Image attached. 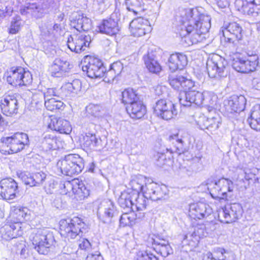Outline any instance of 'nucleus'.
<instances>
[{
	"instance_id": "nucleus-1",
	"label": "nucleus",
	"mask_w": 260,
	"mask_h": 260,
	"mask_svg": "<svg viewBox=\"0 0 260 260\" xmlns=\"http://www.w3.org/2000/svg\"><path fill=\"white\" fill-rule=\"evenodd\" d=\"M179 34L181 42L185 46L202 42L206 40L211 27V18L201 13L197 9L184 10Z\"/></svg>"
},
{
	"instance_id": "nucleus-2",
	"label": "nucleus",
	"mask_w": 260,
	"mask_h": 260,
	"mask_svg": "<svg viewBox=\"0 0 260 260\" xmlns=\"http://www.w3.org/2000/svg\"><path fill=\"white\" fill-rule=\"evenodd\" d=\"M29 238L35 249L41 254H47L55 242L52 233L47 229L35 230Z\"/></svg>"
},
{
	"instance_id": "nucleus-3",
	"label": "nucleus",
	"mask_w": 260,
	"mask_h": 260,
	"mask_svg": "<svg viewBox=\"0 0 260 260\" xmlns=\"http://www.w3.org/2000/svg\"><path fill=\"white\" fill-rule=\"evenodd\" d=\"M83 160L79 155L70 154L59 160L56 164L57 173L72 176L78 174L83 169Z\"/></svg>"
},
{
	"instance_id": "nucleus-4",
	"label": "nucleus",
	"mask_w": 260,
	"mask_h": 260,
	"mask_svg": "<svg viewBox=\"0 0 260 260\" xmlns=\"http://www.w3.org/2000/svg\"><path fill=\"white\" fill-rule=\"evenodd\" d=\"M8 74L7 81L13 86H26L30 84L32 81L30 72L20 67L11 68Z\"/></svg>"
},
{
	"instance_id": "nucleus-5",
	"label": "nucleus",
	"mask_w": 260,
	"mask_h": 260,
	"mask_svg": "<svg viewBox=\"0 0 260 260\" xmlns=\"http://www.w3.org/2000/svg\"><path fill=\"white\" fill-rule=\"evenodd\" d=\"M242 213L243 208L240 204H228L218 211V219L222 223H232L240 218Z\"/></svg>"
},
{
	"instance_id": "nucleus-6",
	"label": "nucleus",
	"mask_w": 260,
	"mask_h": 260,
	"mask_svg": "<svg viewBox=\"0 0 260 260\" xmlns=\"http://www.w3.org/2000/svg\"><path fill=\"white\" fill-rule=\"evenodd\" d=\"M82 64V71L86 72L88 77L98 78L104 76L105 68L99 59L87 56Z\"/></svg>"
},
{
	"instance_id": "nucleus-7",
	"label": "nucleus",
	"mask_w": 260,
	"mask_h": 260,
	"mask_svg": "<svg viewBox=\"0 0 260 260\" xmlns=\"http://www.w3.org/2000/svg\"><path fill=\"white\" fill-rule=\"evenodd\" d=\"M227 62L220 56L215 55L207 61V69L209 76L212 78L226 77Z\"/></svg>"
},
{
	"instance_id": "nucleus-8",
	"label": "nucleus",
	"mask_w": 260,
	"mask_h": 260,
	"mask_svg": "<svg viewBox=\"0 0 260 260\" xmlns=\"http://www.w3.org/2000/svg\"><path fill=\"white\" fill-rule=\"evenodd\" d=\"M84 224L82 220L77 217L69 219V221L61 220L60 223V234L65 237L75 239L82 233L81 228Z\"/></svg>"
},
{
	"instance_id": "nucleus-9",
	"label": "nucleus",
	"mask_w": 260,
	"mask_h": 260,
	"mask_svg": "<svg viewBox=\"0 0 260 260\" xmlns=\"http://www.w3.org/2000/svg\"><path fill=\"white\" fill-rule=\"evenodd\" d=\"M91 37L87 32H80L70 36L67 45L72 51L79 53L89 47Z\"/></svg>"
},
{
	"instance_id": "nucleus-10",
	"label": "nucleus",
	"mask_w": 260,
	"mask_h": 260,
	"mask_svg": "<svg viewBox=\"0 0 260 260\" xmlns=\"http://www.w3.org/2000/svg\"><path fill=\"white\" fill-rule=\"evenodd\" d=\"M2 141L12 153L19 152L29 144L27 135L23 133H17L11 137L3 138Z\"/></svg>"
},
{
	"instance_id": "nucleus-11",
	"label": "nucleus",
	"mask_w": 260,
	"mask_h": 260,
	"mask_svg": "<svg viewBox=\"0 0 260 260\" xmlns=\"http://www.w3.org/2000/svg\"><path fill=\"white\" fill-rule=\"evenodd\" d=\"M154 110L157 116L166 120L173 118L178 113L175 105L171 101L165 99L159 100L156 103Z\"/></svg>"
},
{
	"instance_id": "nucleus-12",
	"label": "nucleus",
	"mask_w": 260,
	"mask_h": 260,
	"mask_svg": "<svg viewBox=\"0 0 260 260\" xmlns=\"http://www.w3.org/2000/svg\"><path fill=\"white\" fill-rule=\"evenodd\" d=\"M117 215L116 207L112 201L106 200L101 203L98 210V216L102 222L105 223H111Z\"/></svg>"
},
{
	"instance_id": "nucleus-13",
	"label": "nucleus",
	"mask_w": 260,
	"mask_h": 260,
	"mask_svg": "<svg viewBox=\"0 0 260 260\" xmlns=\"http://www.w3.org/2000/svg\"><path fill=\"white\" fill-rule=\"evenodd\" d=\"M18 192V184L14 179L9 177L1 180L0 196L3 199H14Z\"/></svg>"
},
{
	"instance_id": "nucleus-14",
	"label": "nucleus",
	"mask_w": 260,
	"mask_h": 260,
	"mask_svg": "<svg viewBox=\"0 0 260 260\" xmlns=\"http://www.w3.org/2000/svg\"><path fill=\"white\" fill-rule=\"evenodd\" d=\"M203 92L196 90L180 91L179 101L181 105L184 106H190L192 104L198 106L203 105Z\"/></svg>"
},
{
	"instance_id": "nucleus-15",
	"label": "nucleus",
	"mask_w": 260,
	"mask_h": 260,
	"mask_svg": "<svg viewBox=\"0 0 260 260\" xmlns=\"http://www.w3.org/2000/svg\"><path fill=\"white\" fill-rule=\"evenodd\" d=\"M222 33L225 41L234 43L235 41L242 39L243 29L239 24L233 22L222 27Z\"/></svg>"
},
{
	"instance_id": "nucleus-16",
	"label": "nucleus",
	"mask_w": 260,
	"mask_h": 260,
	"mask_svg": "<svg viewBox=\"0 0 260 260\" xmlns=\"http://www.w3.org/2000/svg\"><path fill=\"white\" fill-rule=\"evenodd\" d=\"M246 104V99L242 95H233L224 101L225 111L229 113H240L243 111Z\"/></svg>"
},
{
	"instance_id": "nucleus-17",
	"label": "nucleus",
	"mask_w": 260,
	"mask_h": 260,
	"mask_svg": "<svg viewBox=\"0 0 260 260\" xmlns=\"http://www.w3.org/2000/svg\"><path fill=\"white\" fill-rule=\"evenodd\" d=\"M129 28L132 35L137 37L144 36L152 29L148 20L142 17L132 20L129 24Z\"/></svg>"
},
{
	"instance_id": "nucleus-18",
	"label": "nucleus",
	"mask_w": 260,
	"mask_h": 260,
	"mask_svg": "<svg viewBox=\"0 0 260 260\" xmlns=\"http://www.w3.org/2000/svg\"><path fill=\"white\" fill-rule=\"evenodd\" d=\"M46 7L41 3H29L20 9V13L27 17L31 16L36 19L42 18L46 13Z\"/></svg>"
},
{
	"instance_id": "nucleus-19",
	"label": "nucleus",
	"mask_w": 260,
	"mask_h": 260,
	"mask_svg": "<svg viewBox=\"0 0 260 260\" xmlns=\"http://www.w3.org/2000/svg\"><path fill=\"white\" fill-rule=\"evenodd\" d=\"M213 212L212 209L207 204L199 202L190 205L189 216L193 218L202 219L210 215Z\"/></svg>"
},
{
	"instance_id": "nucleus-20",
	"label": "nucleus",
	"mask_w": 260,
	"mask_h": 260,
	"mask_svg": "<svg viewBox=\"0 0 260 260\" xmlns=\"http://www.w3.org/2000/svg\"><path fill=\"white\" fill-rule=\"evenodd\" d=\"M1 108L4 114L12 116L18 111V101L14 94L5 95L1 100Z\"/></svg>"
},
{
	"instance_id": "nucleus-21",
	"label": "nucleus",
	"mask_w": 260,
	"mask_h": 260,
	"mask_svg": "<svg viewBox=\"0 0 260 260\" xmlns=\"http://www.w3.org/2000/svg\"><path fill=\"white\" fill-rule=\"evenodd\" d=\"M198 123L201 129H206L213 133L219 128L221 120L220 116L216 114L211 117L203 115L199 117Z\"/></svg>"
},
{
	"instance_id": "nucleus-22",
	"label": "nucleus",
	"mask_w": 260,
	"mask_h": 260,
	"mask_svg": "<svg viewBox=\"0 0 260 260\" xmlns=\"http://www.w3.org/2000/svg\"><path fill=\"white\" fill-rule=\"evenodd\" d=\"M2 238L9 240L22 234L21 223L19 222L5 224L1 230Z\"/></svg>"
},
{
	"instance_id": "nucleus-23",
	"label": "nucleus",
	"mask_w": 260,
	"mask_h": 260,
	"mask_svg": "<svg viewBox=\"0 0 260 260\" xmlns=\"http://www.w3.org/2000/svg\"><path fill=\"white\" fill-rule=\"evenodd\" d=\"M71 23V26L80 32L87 31L91 28V20L84 16L83 14L78 13L73 14Z\"/></svg>"
},
{
	"instance_id": "nucleus-24",
	"label": "nucleus",
	"mask_w": 260,
	"mask_h": 260,
	"mask_svg": "<svg viewBox=\"0 0 260 260\" xmlns=\"http://www.w3.org/2000/svg\"><path fill=\"white\" fill-rule=\"evenodd\" d=\"M241 4V11L244 14L255 17L260 13V0H243L237 2Z\"/></svg>"
},
{
	"instance_id": "nucleus-25",
	"label": "nucleus",
	"mask_w": 260,
	"mask_h": 260,
	"mask_svg": "<svg viewBox=\"0 0 260 260\" xmlns=\"http://www.w3.org/2000/svg\"><path fill=\"white\" fill-rule=\"evenodd\" d=\"M232 251L221 247L215 248L212 252H207L204 260H235Z\"/></svg>"
},
{
	"instance_id": "nucleus-26",
	"label": "nucleus",
	"mask_w": 260,
	"mask_h": 260,
	"mask_svg": "<svg viewBox=\"0 0 260 260\" xmlns=\"http://www.w3.org/2000/svg\"><path fill=\"white\" fill-rule=\"evenodd\" d=\"M167 64L172 72L178 69L181 70L187 64V57L182 53L172 54L169 57Z\"/></svg>"
},
{
	"instance_id": "nucleus-27",
	"label": "nucleus",
	"mask_w": 260,
	"mask_h": 260,
	"mask_svg": "<svg viewBox=\"0 0 260 260\" xmlns=\"http://www.w3.org/2000/svg\"><path fill=\"white\" fill-rule=\"evenodd\" d=\"M97 28L100 32L109 36L115 35L119 31L117 21L111 18L103 20Z\"/></svg>"
},
{
	"instance_id": "nucleus-28",
	"label": "nucleus",
	"mask_w": 260,
	"mask_h": 260,
	"mask_svg": "<svg viewBox=\"0 0 260 260\" xmlns=\"http://www.w3.org/2000/svg\"><path fill=\"white\" fill-rule=\"evenodd\" d=\"M188 135L187 133L185 131L179 130L177 134L169 136V140L175 145L177 153L181 154L185 151V140Z\"/></svg>"
},
{
	"instance_id": "nucleus-29",
	"label": "nucleus",
	"mask_w": 260,
	"mask_h": 260,
	"mask_svg": "<svg viewBox=\"0 0 260 260\" xmlns=\"http://www.w3.org/2000/svg\"><path fill=\"white\" fill-rule=\"evenodd\" d=\"M48 127L61 134H68L72 131V127L69 121L62 118H54L51 119L48 124Z\"/></svg>"
},
{
	"instance_id": "nucleus-30",
	"label": "nucleus",
	"mask_w": 260,
	"mask_h": 260,
	"mask_svg": "<svg viewBox=\"0 0 260 260\" xmlns=\"http://www.w3.org/2000/svg\"><path fill=\"white\" fill-rule=\"evenodd\" d=\"M126 110L130 116L134 119L141 118L146 112V107L140 100L127 105Z\"/></svg>"
},
{
	"instance_id": "nucleus-31",
	"label": "nucleus",
	"mask_w": 260,
	"mask_h": 260,
	"mask_svg": "<svg viewBox=\"0 0 260 260\" xmlns=\"http://www.w3.org/2000/svg\"><path fill=\"white\" fill-rule=\"evenodd\" d=\"M82 83L79 79H74L71 82H68L62 86V90L66 95L65 98L74 96L81 90Z\"/></svg>"
},
{
	"instance_id": "nucleus-32",
	"label": "nucleus",
	"mask_w": 260,
	"mask_h": 260,
	"mask_svg": "<svg viewBox=\"0 0 260 260\" xmlns=\"http://www.w3.org/2000/svg\"><path fill=\"white\" fill-rule=\"evenodd\" d=\"M150 181L145 176L138 175L132 177L129 185L133 190L131 193H139L142 192L145 188V185H146L147 181Z\"/></svg>"
},
{
	"instance_id": "nucleus-33",
	"label": "nucleus",
	"mask_w": 260,
	"mask_h": 260,
	"mask_svg": "<svg viewBox=\"0 0 260 260\" xmlns=\"http://www.w3.org/2000/svg\"><path fill=\"white\" fill-rule=\"evenodd\" d=\"M69 63L60 58H56L50 67L51 75L55 77L61 76L66 72Z\"/></svg>"
},
{
	"instance_id": "nucleus-34",
	"label": "nucleus",
	"mask_w": 260,
	"mask_h": 260,
	"mask_svg": "<svg viewBox=\"0 0 260 260\" xmlns=\"http://www.w3.org/2000/svg\"><path fill=\"white\" fill-rule=\"evenodd\" d=\"M11 214L17 219V222L21 224L23 220L29 219L30 211L26 207L14 206L11 208Z\"/></svg>"
},
{
	"instance_id": "nucleus-35",
	"label": "nucleus",
	"mask_w": 260,
	"mask_h": 260,
	"mask_svg": "<svg viewBox=\"0 0 260 260\" xmlns=\"http://www.w3.org/2000/svg\"><path fill=\"white\" fill-rule=\"evenodd\" d=\"M83 145L91 149L100 148L102 146V140L96 137L95 134L87 133L83 136Z\"/></svg>"
},
{
	"instance_id": "nucleus-36",
	"label": "nucleus",
	"mask_w": 260,
	"mask_h": 260,
	"mask_svg": "<svg viewBox=\"0 0 260 260\" xmlns=\"http://www.w3.org/2000/svg\"><path fill=\"white\" fill-rule=\"evenodd\" d=\"M251 128L260 131V105H256L253 107L250 118L247 120Z\"/></svg>"
},
{
	"instance_id": "nucleus-37",
	"label": "nucleus",
	"mask_w": 260,
	"mask_h": 260,
	"mask_svg": "<svg viewBox=\"0 0 260 260\" xmlns=\"http://www.w3.org/2000/svg\"><path fill=\"white\" fill-rule=\"evenodd\" d=\"M56 138L52 134L44 133L41 140V147L45 151L55 149L56 147Z\"/></svg>"
},
{
	"instance_id": "nucleus-38",
	"label": "nucleus",
	"mask_w": 260,
	"mask_h": 260,
	"mask_svg": "<svg viewBox=\"0 0 260 260\" xmlns=\"http://www.w3.org/2000/svg\"><path fill=\"white\" fill-rule=\"evenodd\" d=\"M154 249L163 257H167L173 253V249L168 241L162 240L160 241L154 240Z\"/></svg>"
},
{
	"instance_id": "nucleus-39",
	"label": "nucleus",
	"mask_w": 260,
	"mask_h": 260,
	"mask_svg": "<svg viewBox=\"0 0 260 260\" xmlns=\"http://www.w3.org/2000/svg\"><path fill=\"white\" fill-rule=\"evenodd\" d=\"M202 99L203 105L201 106L207 107L209 111L214 109V106L217 100V96L214 93L209 91H204Z\"/></svg>"
},
{
	"instance_id": "nucleus-40",
	"label": "nucleus",
	"mask_w": 260,
	"mask_h": 260,
	"mask_svg": "<svg viewBox=\"0 0 260 260\" xmlns=\"http://www.w3.org/2000/svg\"><path fill=\"white\" fill-rule=\"evenodd\" d=\"M133 193L124 191L121 193V196L118 200V202L121 207L123 208H127L131 211H134L133 207Z\"/></svg>"
},
{
	"instance_id": "nucleus-41",
	"label": "nucleus",
	"mask_w": 260,
	"mask_h": 260,
	"mask_svg": "<svg viewBox=\"0 0 260 260\" xmlns=\"http://www.w3.org/2000/svg\"><path fill=\"white\" fill-rule=\"evenodd\" d=\"M139 100L138 93L132 88H127L122 92V102L125 105H129Z\"/></svg>"
},
{
	"instance_id": "nucleus-42",
	"label": "nucleus",
	"mask_w": 260,
	"mask_h": 260,
	"mask_svg": "<svg viewBox=\"0 0 260 260\" xmlns=\"http://www.w3.org/2000/svg\"><path fill=\"white\" fill-rule=\"evenodd\" d=\"M132 197H133L134 211H143L146 209L148 199L145 196L139 193H133Z\"/></svg>"
},
{
	"instance_id": "nucleus-43",
	"label": "nucleus",
	"mask_w": 260,
	"mask_h": 260,
	"mask_svg": "<svg viewBox=\"0 0 260 260\" xmlns=\"http://www.w3.org/2000/svg\"><path fill=\"white\" fill-rule=\"evenodd\" d=\"M219 188L220 195L221 198L224 199L227 197L228 192H232L233 190V183L229 179L222 178L217 181V187Z\"/></svg>"
},
{
	"instance_id": "nucleus-44",
	"label": "nucleus",
	"mask_w": 260,
	"mask_h": 260,
	"mask_svg": "<svg viewBox=\"0 0 260 260\" xmlns=\"http://www.w3.org/2000/svg\"><path fill=\"white\" fill-rule=\"evenodd\" d=\"M144 60L147 69L150 72L157 73L160 71L161 67L154 59L152 54L148 53L147 55L144 56Z\"/></svg>"
},
{
	"instance_id": "nucleus-45",
	"label": "nucleus",
	"mask_w": 260,
	"mask_h": 260,
	"mask_svg": "<svg viewBox=\"0 0 260 260\" xmlns=\"http://www.w3.org/2000/svg\"><path fill=\"white\" fill-rule=\"evenodd\" d=\"M45 106L48 110L55 111L63 110L65 105L60 100L51 98L45 101Z\"/></svg>"
},
{
	"instance_id": "nucleus-46",
	"label": "nucleus",
	"mask_w": 260,
	"mask_h": 260,
	"mask_svg": "<svg viewBox=\"0 0 260 260\" xmlns=\"http://www.w3.org/2000/svg\"><path fill=\"white\" fill-rule=\"evenodd\" d=\"M137 216V214L133 211L123 213L119 219L120 225L123 227L132 225L135 223Z\"/></svg>"
},
{
	"instance_id": "nucleus-47",
	"label": "nucleus",
	"mask_w": 260,
	"mask_h": 260,
	"mask_svg": "<svg viewBox=\"0 0 260 260\" xmlns=\"http://www.w3.org/2000/svg\"><path fill=\"white\" fill-rule=\"evenodd\" d=\"M75 181H66L61 182L59 184V192L62 194H68L69 197L73 196L76 187L75 186Z\"/></svg>"
},
{
	"instance_id": "nucleus-48",
	"label": "nucleus",
	"mask_w": 260,
	"mask_h": 260,
	"mask_svg": "<svg viewBox=\"0 0 260 260\" xmlns=\"http://www.w3.org/2000/svg\"><path fill=\"white\" fill-rule=\"evenodd\" d=\"M258 57L256 54L249 56L246 60L244 58V62L245 63L244 66L246 68L244 73H249L255 71L258 64Z\"/></svg>"
},
{
	"instance_id": "nucleus-49",
	"label": "nucleus",
	"mask_w": 260,
	"mask_h": 260,
	"mask_svg": "<svg viewBox=\"0 0 260 260\" xmlns=\"http://www.w3.org/2000/svg\"><path fill=\"white\" fill-rule=\"evenodd\" d=\"M23 25L22 20L19 16H15L12 18L8 32L11 35H15L19 32Z\"/></svg>"
},
{
	"instance_id": "nucleus-50",
	"label": "nucleus",
	"mask_w": 260,
	"mask_h": 260,
	"mask_svg": "<svg viewBox=\"0 0 260 260\" xmlns=\"http://www.w3.org/2000/svg\"><path fill=\"white\" fill-rule=\"evenodd\" d=\"M145 188L142 191L143 194L147 198V199H149L151 200V196H152V193L155 191L157 192V193H160L159 191V185L157 184L154 183L153 182L147 181L146 185H145Z\"/></svg>"
},
{
	"instance_id": "nucleus-51",
	"label": "nucleus",
	"mask_w": 260,
	"mask_h": 260,
	"mask_svg": "<svg viewBox=\"0 0 260 260\" xmlns=\"http://www.w3.org/2000/svg\"><path fill=\"white\" fill-rule=\"evenodd\" d=\"M56 96L61 99H64L66 95L63 93V91L62 90V87L60 88H48L47 91L44 93V98L45 101L47 100V99H51V96Z\"/></svg>"
},
{
	"instance_id": "nucleus-52",
	"label": "nucleus",
	"mask_w": 260,
	"mask_h": 260,
	"mask_svg": "<svg viewBox=\"0 0 260 260\" xmlns=\"http://www.w3.org/2000/svg\"><path fill=\"white\" fill-rule=\"evenodd\" d=\"M17 175L26 185H29L30 186H35L32 178V174L27 172L18 171Z\"/></svg>"
},
{
	"instance_id": "nucleus-53",
	"label": "nucleus",
	"mask_w": 260,
	"mask_h": 260,
	"mask_svg": "<svg viewBox=\"0 0 260 260\" xmlns=\"http://www.w3.org/2000/svg\"><path fill=\"white\" fill-rule=\"evenodd\" d=\"M182 80L183 76L181 75L169 76L168 79L170 85L176 90H180L181 88Z\"/></svg>"
},
{
	"instance_id": "nucleus-54",
	"label": "nucleus",
	"mask_w": 260,
	"mask_h": 260,
	"mask_svg": "<svg viewBox=\"0 0 260 260\" xmlns=\"http://www.w3.org/2000/svg\"><path fill=\"white\" fill-rule=\"evenodd\" d=\"M87 112L94 117L101 116L103 109L99 105L90 104L86 107Z\"/></svg>"
},
{
	"instance_id": "nucleus-55",
	"label": "nucleus",
	"mask_w": 260,
	"mask_h": 260,
	"mask_svg": "<svg viewBox=\"0 0 260 260\" xmlns=\"http://www.w3.org/2000/svg\"><path fill=\"white\" fill-rule=\"evenodd\" d=\"M244 63V58H236L233 60L232 67L237 72L244 73V70H246Z\"/></svg>"
},
{
	"instance_id": "nucleus-56",
	"label": "nucleus",
	"mask_w": 260,
	"mask_h": 260,
	"mask_svg": "<svg viewBox=\"0 0 260 260\" xmlns=\"http://www.w3.org/2000/svg\"><path fill=\"white\" fill-rule=\"evenodd\" d=\"M32 174L35 186H40L42 184L46 178V175L43 172H36Z\"/></svg>"
},
{
	"instance_id": "nucleus-57",
	"label": "nucleus",
	"mask_w": 260,
	"mask_h": 260,
	"mask_svg": "<svg viewBox=\"0 0 260 260\" xmlns=\"http://www.w3.org/2000/svg\"><path fill=\"white\" fill-rule=\"evenodd\" d=\"M41 35L43 37L53 36V31L50 26V23H46L40 27Z\"/></svg>"
},
{
	"instance_id": "nucleus-58",
	"label": "nucleus",
	"mask_w": 260,
	"mask_h": 260,
	"mask_svg": "<svg viewBox=\"0 0 260 260\" xmlns=\"http://www.w3.org/2000/svg\"><path fill=\"white\" fill-rule=\"evenodd\" d=\"M166 190L167 187L165 186H159V191L160 193H157L156 191H154L152 193V196H151V200L152 201H158L164 198L166 194Z\"/></svg>"
},
{
	"instance_id": "nucleus-59",
	"label": "nucleus",
	"mask_w": 260,
	"mask_h": 260,
	"mask_svg": "<svg viewBox=\"0 0 260 260\" xmlns=\"http://www.w3.org/2000/svg\"><path fill=\"white\" fill-rule=\"evenodd\" d=\"M194 82L192 80L183 77V80H182L181 85V88L183 89L182 91L193 90L192 88L194 87Z\"/></svg>"
},
{
	"instance_id": "nucleus-60",
	"label": "nucleus",
	"mask_w": 260,
	"mask_h": 260,
	"mask_svg": "<svg viewBox=\"0 0 260 260\" xmlns=\"http://www.w3.org/2000/svg\"><path fill=\"white\" fill-rule=\"evenodd\" d=\"M84 191L83 193L82 191L76 187V189H75L74 191L73 192V195L74 194L77 200H83L89 195V190L87 188H84Z\"/></svg>"
},
{
	"instance_id": "nucleus-61",
	"label": "nucleus",
	"mask_w": 260,
	"mask_h": 260,
	"mask_svg": "<svg viewBox=\"0 0 260 260\" xmlns=\"http://www.w3.org/2000/svg\"><path fill=\"white\" fill-rule=\"evenodd\" d=\"M137 256V260H155V256L147 251L139 252Z\"/></svg>"
},
{
	"instance_id": "nucleus-62",
	"label": "nucleus",
	"mask_w": 260,
	"mask_h": 260,
	"mask_svg": "<svg viewBox=\"0 0 260 260\" xmlns=\"http://www.w3.org/2000/svg\"><path fill=\"white\" fill-rule=\"evenodd\" d=\"M79 247L81 250L88 251L91 249V245L89 241L85 238L81 239L79 240Z\"/></svg>"
},
{
	"instance_id": "nucleus-63",
	"label": "nucleus",
	"mask_w": 260,
	"mask_h": 260,
	"mask_svg": "<svg viewBox=\"0 0 260 260\" xmlns=\"http://www.w3.org/2000/svg\"><path fill=\"white\" fill-rule=\"evenodd\" d=\"M256 168L253 167L252 168H246L244 170L245 179L247 180H254L255 177V173Z\"/></svg>"
},
{
	"instance_id": "nucleus-64",
	"label": "nucleus",
	"mask_w": 260,
	"mask_h": 260,
	"mask_svg": "<svg viewBox=\"0 0 260 260\" xmlns=\"http://www.w3.org/2000/svg\"><path fill=\"white\" fill-rule=\"evenodd\" d=\"M117 76L118 75H117L114 71L111 69H110L107 72L105 71L104 77H105V80L106 82H110L113 81Z\"/></svg>"
}]
</instances>
